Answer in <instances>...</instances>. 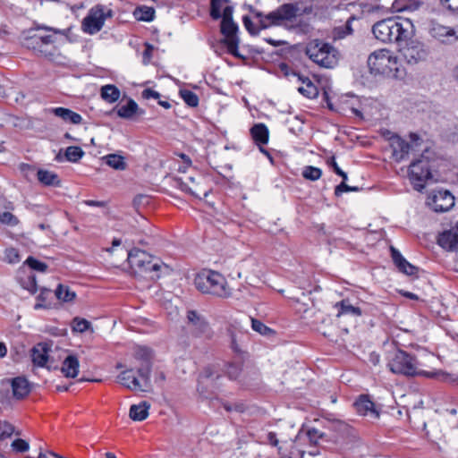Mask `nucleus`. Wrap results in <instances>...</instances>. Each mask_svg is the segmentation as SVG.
<instances>
[{
  "mask_svg": "<svg viewBox=\"0 0 458 458\" xmlns=\"http://www.w3.org/2000/svg\"><path fill=\"white\" fill-rule=\"evenodd\" d=\"M372 33L383 43H396L402 46L403 42L413 38L415 27L409 19L391 17L376 22L372 26Z\"/></svg>",
  "mask_w": 458,
  "mask_h": 458,
  "instance_id": "obj_1",
  "label": "nucleus"
},
{
  "mask_svg": "<svg viewBox=\"0 0 458 458\" xmlns=\"http://www.w3.org/2000/svg\"><path fill=\"white\" fill-rule=\"evenodd\" d=\"M195 287L204 294L226 299L232 294L225 277L213 270L203 269L194 278Z\"/></svg>",
  "mask_w": 458,
  "mask_h": 458,
  "instance_id": "obj_2",
  "label": "nucleus"
},
{
  "mask_svg": "<svg viewBox=\"0 0 458 458\" xmlns=\"http://www.w3.org/2000/svg\"><path fill=\"white\" fill-rule=\"evenodd\" d=\"M434 157L435 153L431 149L425 148L420 157L410 165L409 178L413 188L418 191H421L425 187V182L432 178Z\"/></svg>",
  "mask_w": 458,
  "mask_h": 458,
  "instance_id": "obj_3",
  "label": "nucleus"
},
{
  "mask_svg": "<svg viewBox=\"0 0 458 458\" xmlns=\"http://www.w3.org/2000/svg\"><path fill=\"white\" fill-rule=\"evenodd\" d=\"M305 53L311 61L324 68H333L338 63V51L329 43L319 39L310 40Z\"/></svg>",
  "mask_w": 458,
  "mask_h": 458,
  "instance_id": "obj_4",
  "label": "nucleus"
},
{
  "mask_svg": "<svg viewBox=\"0 0 458 458\" xmlns=\"http://www.w3.org/2000/svg\"><path fill=\"white\" fill-rule=\"evenodd\" d=\"M299 11L300 8L297 4H284L264 15L261 12L250 7V12L259 19L261 30L267 29L270 26L281 25L284 21H293L298 16Z\"/></svg>",
  "mask_w": 458,
  "mask_h": 458,
  "instance_id": "obj_5",
  "label": "nucleus"
},
{
  "mask_svg": "<svg viewBox=\"0 0 458 458\" xmlns=\"http://www.w3.org/2000/svg\"><path fill=\"white\" fill-rule=\"evenodd\" d=\"M388 367L394 374H401L409 377H431L430 373L420 369V363L415 356L402 350H398L394 352L388 362Z\"/></svg>",
  "mask_w": 458,
  "mask_h": 458,
  "instance_id": "obj_6",
  "label": "nucleus"
},
{
  "mask_svg": "<svg viewBox=\"0 0 458 458\" xmlns=\"http://www.w3.org/2000/svg\"><path fill=\"white\" fill-rule=\"evenodd\" d=\"M399 57L409 65H416L424 62L428 55L425 45L418 40L410 39L399 46Z\"/></svg>",
  "mask_w": 458,
  "mask_h": 458,
  "instance_id": "obj_7",
  "label": "nucleus"
},
{
  "mask_svg": "<svg viewBox=\"0 0 458 458\" xmlns=\"http://www.w3.org/2000/svg\"><path fill=\"white\" fill-rule=\"evenodd\" d=\"M186 319L192 337L205 340H210L213 337L214 332L207 318L201 313L195 310H189L186 312Z\"/></svg>",
  "mask_w": 458,
  "mask_h": 458,
  "instance_id": "obj_8",
  "label": "nucleus"
},
{
  "mask_svg": "<svg viewBox=\"0 0 458 458\" xmlns=\"http://www.w3.org/2000/svg\"><path fill=\"white\" fill-rule=\"evenodd\" d=\"M173 273V268L160 258L145 252V281L157 282L167 277Z\"/></svg>",
  "mask_w": 458,
  "mask_h": 458,
  "instance_id": "obj_9",
  "label": "nucleus"
},
{
  "mask_svg": "<svg viewBox=\"0 0 458 458\" xmlns=\"http://www.w3.org/2000/svg\"><path fill=\"white\" fill-rule=\"evenodd\" d=\"M397 63V57L391 55L388 49H379L371 53L368 58V66L372 73H385L392 71Z\"/></svg>",
  "mask_w": 458,
  "mask_h": 458,
  "instance_id": "obj_10",
  "label": "nucleus"
},
{
  "mask_svg": "<svg viewBox=\"0 0 458 458\" xmlns=\"http://www.w3.org/2000/svg\"><path fill=\"white\" fill-rule=\"evenodd\" d=\"M428 31L432 38L445 45L458 41V28L444 25L437 20L429 21Z\"/></svg>",
  "mask_w": 458,
  "mask_h": 458,
  "instance_id": "obj_11",
  "label": "nucleus"
},
{
  "mask_svg": "<svg viewBox=\"0 0 458 458\" xmlns=\"http://www.w3.org/2000/svg\"><path fill=\"white\" fill-rule=\"evenodd\" d=\"M410 140L411 142H407L398 135L391 137L390 144L393 148V156L397 162L403 160L410 151L414 150L420 145V138L416 133H411Z\"/></svg>",
  "mask_w": 458,
  "mask_h": 458,
  "instance_id": "obj_12",
  "label": "nucleus"
},
{
  "mask_svg": "<svg viewBox=\"0 0 458 458\" xmlns=\"http://www.w3.org/2000/svg\"><path fill=\"white\" fill-rule=\"evenodd\" d=\"M238 26L233 20H222L221 32L225 36L222 43L226 46L228 53L233 56H240L238 52L239 38L237 37Z\"/></svg>",
  "mask_w": 458,
  "mask_h": 458,
  "instance_id": "obj_13",
  "label": "nucleus"
},
{
  "mask_svg": "<svg viewBox=\"0 0 458 458\" xmlns=\"http://www.w3.org/2000/svg\"><path fill=\"white\" fill-rule=\"evenodd\" d=\"M427 204L435 212H446L454 206V197L446 190L434 191L428 196Z\"/></svg>",
  "mask_w": 458,
  "mask_h": 458,
  "instance_id": "obj_14",
  "label": "nucleus"
},
{
  "mask_svg": "<svg viewBox=\"0 0 458 458\" xmlns=\"http://www.w3.org/2000/svg\"><path fill=\"white\" fill-rule=\"evenodd\" d=\"M152 379L157 385H161L165 380L163 366L155 359L152 350L145 347V381Z\"/></svg>",
  "mask_w": 458,
  "mask_h": 458,
  "instance_id": "obj_15",
  "label": "nucleus"
},
{
  "mask_svg": "<svg viewBox=\"0 0 458 458\" xmlns=\"http://www.w3.org/2000/svg\"><path fill=\"white\" fill-rule=\"evenodd\" d=\"M106 14L102 6H96L89 10L82 21V29L86 33L95 34L104 26Z\"/></svg>",
  "mask_w": 458,
  "mask_h": 458,
  "instance_id": "obj_16",
  "label": "nucleus"
},
{
  "mask_svg": "<svg viewBox=\"0 0 458 458\" xmlns=\"http://www.w3.org/2000/svg\"><path fill=\"white\" fill-rule=\"evenodd\" d=\"M437 242L446 250L458 251V223L454 227L440 233Z\"/></svg>",
  "mask_w": 458,
  "mask_h": 458,
  "instance_id": "obj_17",
  "label": "nucleus"
},
{
  "mask_svg": "<svg viewBox=\"0 0 458 458\" xmlns=\"http://www.w3.org/2000/svg\"><path fill=\"white\" fill-rule=\"evenodd\" d=\"M220 375L215 371L213 367H206L200 373L198 379V391L201 395H205L206 388L209 386H215L216 379H218Z\"/></svg>",
  "mask_w": 458,
  "mask_h": 458,
  "instance_id": "obj_18",
  "label": "nucleus"
},
{
  "mask_svg": "<svg viewBox=\"0 0 458 458\" xmlns=\"http://www.w3.org/2000/svg\"><path fill=\"white\" fill-rule=\"evenodd\" d=\"M354 406L357 412L362 416H369L372 419H378L379 417V412L375 409L374 403L368 395H360L354 403Z\"/></svg>",
  "mask_w": 458,
  "mask_h": 458,
  "instance_id": "obj_19",
  "label": "nucleus"
},
{
  "mask_svg": "<svg viewBox=\"0 0 458 458\" xmlns=\"http://www.w3.org/2000/svg\"><path fill=\"white\" fill-rule=\"evenodd\" d=\"M391 256L394 265L398 267L400 272L408 276L417 274L419 270L418 267L408 262L399 250L394 247H391Z\"/></svg>",
  "mask_w": 458,
  "mask_h": 458,
  "instance_id": "obj_20",
  "label": "nucleus"
},
{
  "mask_svg": "<svg viewBox=\"0 0 458 458\" xmlns=\"http://www.w3.org/2000/svg\"><path fill=\"white\" fill-rule=\"evenodd\" d=\"M117 382L130 390H140L139 378L133 369H127L120 373L117 377Z\"/></svg>",
  "mask_w": 458,
  "mask_h": 458,
  "instance_id": "obj_21",
  "label": "nucleus"
},
{
  "mask_svg": "<svg viewBox=\"0 0 458 458\" xmlns=\"http://www.w3.org/2000/svg\"><path fill=\"white\" fill-rule=\"evenodd\" d=\"M177 186L183 191L200 199V194L202 193L204 197H207L208 192L207 191H202L199 189V183H195V178L192 176L187 177V181H182L179 179L176 181Z\"/></svg>",
  "mask_w": 458,
  "mask_h": 458,
  "instance_id": "obj_22",
  "label": "nucleus"
},
{
  "mask_svg": "<svg viewBox=\"0 0 458 458\" xmlns=\"http://www.w3.org/2000/svg\"><path fill=\"white\" fill-rule=\"evenodd\" d=\"M31 40L32 47L35 51L46 56L52 55V52L48 49L49 46L53 45L55 42V38L52 35L41 37L34 36Z\"/></svg>",
  "mask_w": 458,
  "mask_h": 458,
  "instance_id": "obj_23",
  "label": "nucleus"
},
{
  "mask_svg": "<svg viewBox=\"0 0 458 458\" xmlns=\"http://www.w3.org/2000/svg\"><path fill=\"white\" fill-rule=\"evenodd\" d=\"M11 386L16 399H22L30 392L29 381L25 377H18L12 379Z\"/></svg>",
  "mask_w": 458,
  "mask_h": 458,
  "instance_id": "obj_24",
  "label": "nucleus"
},
{
  "mask_svg": "<svg viewBox=\"0 0 458 458\" xmlns=\"http://www.w3.org/2000/svg\"><path fill=\"white\" fill-rule=\"evenodd\" d=\"M79 360L74 355H68L63 361L61 371L66 377L74 378L79 373Z\"/></svg>",
  "mask_w": 458,
  "mask_h": 458,
  "instance_id": "obj_25",
  "label": "nucleus"
},
{
  "mask_svg": "<svg viewBox=\"0 0 458 458\" xmlns=\"http://www.w3.org/2000/svg\"><path fill=\"white\" fill-rule=\"evenodd\" d=\"M250 134L257 145H265L268 142L269 131L264 123H256L250 129Z\"/></svg>",
  "mask_w": 458,
  "mask_h": 458,
  "instance_id": "obj_26",
  "label": "nucleus"
},
{
  "mask_svg": "<svg viewBox=\"0 0 458 458\" xmlns=\"http://www.w3.org/2000/svg\"><path fill=\"white\" fill-rule=\"evenodd\" d=\"M52 113L64 122H69L72 124H80L82 121V117L80 114L68 108L55 107L52 110Z\"/></svg>",
  "mask_w": 458,
  "mask_h": 458,
  "instance_id": "obj_27",
  "label": "nucleus"
},
{
  "mask_svg": "<svg viewBox=\"0 0 458 458\" xmlns=\"http://www.w3.org/2000/svg\"><path fill=\"white\" fill-rule=\"evenodd\" d=\"M31 359L34 365L44 367L47 361V347L44 344H38L31 350Z\"/></svg>",
  "mask_w": 458,
  "mask_h": 458,
  "instance_id": "obj_28",
  "label": "nucleus"
},
{
  "mask_svg": "<svg viewBox=\"0 0 458 458\" xmlns=\"http://www.w3.org/2000/svg\"><path fill=\"white\" fill-rule=\"evenodd\" d=\"M335 308L337 310V317H341L343 315H352L354 317H359L361 315V310L358 307H354L351 304L349 300H342L339 302H336Z\"/></svg>",
  "mask_w": 458,
  "mask_h": 458,
  "instance_id": "obj_29",
  "label": "nucleus"
},
{
  "mask_svg": "<svg viewBox=\"0 0 458 458\" xmlns=\"http://www.w3.org/2000/svg\"><path fill=\"white\" fill-rule=\"evenodd\" d=\"M38 180L46 186H58L60 180L55 173L39 169L37 173Z\"/></svg>",
  "mask_w": 458,
  "mask_h": 458,
  "instance_id": "obj_30",
  "label": "nucleus"
},
{
  "mask_svg": "<svg viewBox=\"0 0 458 458\" xmlns=\"http://www.w3.org/2000/svg\"><path fill=\"white\" fill-rule=\"evenodd\" d=\"M355 20L354 16H351L345 22L344 25L339 26L334 29L333 30V38L335 40L343 39L345 37L352 35L353 32V29L352 27V21Z\"/></svg>",
  "mask_w": 458,
  "mask_h": 458,
  "instance_id": "obj_31",
  "label": "nucleus"
},
{
  "mask_svg": "<svg viewBox=\"0 0 458 458\" xmlns=\"http://www.w3.org/2000/svg\"><path fill=\"white\" fill-rule=\"evenodd\" d=\"M299 79L302 81L304 86L300 87L298 91L309 98H315L318 94V88L309 78L303 79L302 77L299 76Z\"/></svg>",
  "mask_w": 458,
  "mask_h": 458,
  "instance_id": "obj_32",
  "label": "nucleus"
},
{
  "mask_svg": "<svg viewBox=\"0 0 458 458\" xmlns=\"http://www.w3.org/2000/svg\"><path fill=\"white\" fill-rule=\"evenodd\" d=\"M101 98L108 103H114L119 99L120 90L114 85H105L101 88Z\"/></svg>",
  "mask_w": 458,
  "mask_h": 458,
  "instance_id": "obj_33",
  "label": "nucleus"
},
{
  "mask_svg": "<svg viewBox=\"0 0 458 458\" xmlns=\"http://www.w3.org/2000/svg\"><path fill=\"white\" fill-rule=\"evenodd\" d=\"M55 297L64 301L69 302L75 299L76 293L72 291L67 285L59 284L55 291Z\"/></svg>",
  "mask_w": 458,
  "mask_h": 458,
  "instance_id": "obj_34",
  "label": "nucleus"
},
{
  "mask_svg": "<svg viewBox=\"0 0 458 458\" xmlns=\"http://www.w3.org/2000/svg\"><path fill=\"white\" fill-rule=\"evenodd\" d=\"M106 164L115 170H124L126 164L122 156L116 154H109L103 157Z\"/></svg>",
  "mask_w": 458,
  "mask_h": 458,
  "instance_id": "obj_35",
  "label": "nucleus"
},
{
  "mask_svg": "<svg viewBox=\"0 0 458 458\" xmlns=\"http://www.w3.org/2000/svg\"><path fill=\"white\" fill-rule=\"evenodd\" d=\"M145 236H148V241H145V245H159L161 238L158 234V229L153 225L149 224L148 226L145 224Z\"/></svg>",
  "mask_w": 458,
  "mask_h": 458,
  "instance_id": "obj_36",
  "label": "nucleus"
},
{
  "mask_svg": "<svg viewBox=\"0 0 458 458\" xmlns=\"http://www.w3.org/2000/svg\"><path fill=\"white\" fill-rule=\"evenodd\" d=\"M138 105L132 99H130L126 105L117 109V114L122 118H131L136 113Z\"/></svg>",
  "mask_w": 458,
  "mask_h": 458,
  "instance_id": "obj_37",
  "label": "nucleus"
},
{
  "mask_svg": "<svg viewBox=\"0 0 458 458\" xmlns=\"http://www.w3.org/2000/svg\"><path fill=\"white\" fill-rule=\"evenodd\" d=\"M84 156V151L78 146H70L65 149L64 157L67 161L77 162Z\"/></svg>",
  "mask_w": 458,
  "mask_h": 458,
  "instance_id": "obj_38",
  "label": "nucleus"
},
{
  "mask_svg": "<svg viewBox=\"0 0 458 458\" xmlns=\"http://www.w3.org/2000/svg\"><path fill=\"white\" fill-rule=\"evenodd\" d=\"M180 96L183 101L191 107H196L199 105V98L191 90L181 89Z\"/></svg>",
  "mask_w": 458,
  "mask_h": 458,
  "instance_id": "obj_39",
  "label": "nucleus"
},
{
  "mask_svg": "<svg viewBox=\"0 0 458 458\" xmlns=\"http://www.w3.org/2000/svg\"><path fill=\"white\" fill-rule=\"evenodd\" d=\"M251 327L254 331L259 333L262 335H271L275 334V331L263 324L260 320L251 318Z\"/></svg>",
  "mask_w": 458,
  "mask_h": 458,
  "instance_id": "obj_40",
  "label": "nucleus"
},
{
  "mask_svg": "<svg viewBox=\"0 0 458 458\" xmlns=\"http://www.w3.org/2000/svg\"><path fill=\"white\" fill-rule=\"evenodd\" d=\"M321 174H322L321 169L312 166V165L305 166L302 171V176L305 179L310 180V181L318 180L321 177Z\"/></svg>",
  "mask_w": 458,
  "mask_h": 458,
  "instance_id": "obj_41",
  "label": "nucleus"
},
{
  "mask_svg": "<svg viewBox=\"0 0 458 458\" xmlns=\"http://www.w3.org/2000/svg\"><path fill=\"white\" fill-rule=\"evenodd\" d=\"M129 417L134 421L143 420V402L139 404H132L129 411Z\"/></svg>",
  "mask_w": 458,
  "mask_h": 458,
  "instance_id": "obj_42",
  "label": "nucleus"
},
{
  "mask_svg": "<svg viewBox=\"0 0 458 458\" xmlns=\"http://www.w3.org/2000/svg\"><path fill=\"white\" fill-rule=\"evenodd\" d=\"M90 327V322L84 318H74L72 322V330L79 333H83Z\"/></svg>",
  "mask_w": 458,
  "mask_h": 458,
  "instance_id": "obj_43",
  "label": "nucleus"
},
{
  "mask_svg": "<svg viewBox=\"0 0 458 458\" xmlns=\"http://www.w3.org/2000/svg\"><path fill=\"white\" fill-rule=\"evenodd\" d=\"M0 222L9 226H15L19 223V219L8 211L0 212Z\"/></svg>",
  "mask_w": 458,
  "mask_h": 458,
  "instance_id": "obj_44",
  "label": "nucleus"
},
{
  "mask_svg": "<svg viewBox=\"0 0 458 458\" xmlns=\"http://www.w3.org/2000/svg\"><path fill=\"white\" fill-rule=\"evenodd\" d=\"M25 264H27L30 268L39 271V272H45L47 269V265L44 262H41L33 257H29Z\"/></svg>",
  "mask_w": 458,
  "mask_h": 458,
  "instance_id": "obj_45",
  "label": "nucleus"
},
{
  "mask_svg": "<svg viewBox=\"0 0 458 458\" xmlns=\"http://www.w3.org/2000/svg\"><path fill=\"white\" fill-rule=\"evenodd\" d=\"M306 434L310 442L313 445H317L319 439H322L326 437L325 433L320 432L315 428H309Z\"/></svg>",
  "mask_w": 458,
  "mask_h": 458,
  "instance_id": "obj_46",
  "label": "nucleus"
},
{
  "mask_svg": "<svg viewBox=\"0 0 458 458\" xmlns=\"http://www.w3.org/2000/svg\"><path fill=\"white\" fill-rule=\"evenodd\" d=\"M360 188L357 186H349L345 183L344 181H343L340 184H338L335 189V194L336 196L342 195L344 192H349V191H359Z\"/></svg>",
  "mask_w": 458,
  "mask_h": 458,
  "instance_id": "obj_47",
  "label": "nucleus"
},
{
  "mask_svg": "<svg viewBox=\"0 0 458 458\" xmlns=\"http://www.w3.org/2000/svg\"><path fill=\"white\" fill-rule=\"evenodd\" d=\"M225 1H215L211 2V10H210V15L214 20H218L222 18L221 14V7L222 4Z\"/></svg>",
  "mask_w": 458,
  "mask_h": 458,
  "instance_id": "obj_48",
  "label": "nucleus"
},
{
  "mask_svg": "<svg viewBox=\"0 0 458 458\" xmlns=\"http://www.w3.org/2000/svg\"><path fill=\"white\" fill-rule=\"evenodd\" d=\"M139 250H131L129 253H128V261L131 265V269L133 270V273L136 275L137 272L136 270L134 269V266H137L139 267H141L143 266V261L141 260H136V257H137V252Z\"/></svg>",
  "mask_w": 458,
  "mask_h": 458,
  "instance_id": "obj_49",
  "label": "nucleus"
},
{
  "mask_svg": "<svg viewBox=\"0 0 458 458\" xmlns=\"http://www.w3.org/2000/svg\"><path fill=\"white\" fill-rule=\"evenodd\" d=\"M5 259L11 263H18L20 261L19 251L14 248H10L5 250Z\"/></svg>",
  "mask_w": 458,
  "mask_h": 458,
  "instance_id": "obj_50",
  "label": "nucleus"
},
{
  "mask_svg": "<svg viewBox=\"0 0 458 458\" xmlns=\"http://www.w3.org/2000/svg\"><path fill=\"white\" fill-rule=\"evenodd\" d=\"M12 447L18 453H24L29 450V444L23 439L18 438L12 443Z\"/></svg>",
  "mask_w": 458,
  "mask_h": 458,
  "instance_id": "obj_51",
  "label": "nucleus"
},
{
  "mask_svg": "<svg viewBox=\"0 0 458 458\" xmlns=\"http://www.w3.org/2000/svg\"><path fill=\"white\" fill-rule=\"evenodd\" d=\"M327 163L333 167L335 173L340 175L344 181L347 180V174L337 165L335 157H332Z\"/></svg>",
  "mask_w": 458,
  "mask_h": 458,
  "instance_id": "obj_52",
  "label": "nucleus"
},
{
  "mask_svg": "<svg viewBox=\"0 0 458 458\" xmlns=\"http://www.w3.org/2000/svg\"><path fill=\"white\" fill-rule=\"evenodd\" d=\"M242 21L244 24V27L246 30L251 34V35H258L259 32V29H256L250 20L248 16H243Z\"/></svg>",
  "mask_w": 458,
  "mask_h": 458,
  "instance_id": "obj_53",
  "label": "nucleus"
},
{
  "mask_svg": "<svg viewBox=\"0 0 458 458\" xmlns=\"http://www.w3.org/2000/svg\"><path fill=\"white\" fill-rule=\"evenodd\" d=\"M240 370L237 365L231 364L228 366L226 373L231 379H236L240 375Z\"/></svg>",
  "mask_w": 458,
  "mask_h": 458,
  "instance_id": "obj_54",
  "label": "nucleus"
},
{
  "mask_svg": "<svg viewBox=\"0 0 458 458\" xmlns=\"http://www.w3.org/2000/svg\"><path fill=\"white\" fill-rule=\"evenodd\" d=\"M439 3L449 10L458 11V0H439Z\"/></svg>",
  "mask_w": 458,
  "mask_h": 458,
  "instance_id": "obj_55",
  "label": "nucleus"
},
{
  "mask_svg": "<svg viewBox=\"0 0 458 458\" xmlns=\"http://www.w3.org/2000/svg\"><path fill=\"white\" fill-rule=\"evenodd\" d=\"M143 196L141 194H138L133 199L132 204L135 208V210L138 212L139 215L142 216L141 214V203H142Z\"/></svg>",
  "mask_w": 458,
  "mask_h": 458,
  "instance_id": "obj_56",
  "label": "nucleus"
},
{
  "mask_svg": "<svg viewBox=\"0 0 458 458\" xmlns=\"http://www.w3.org/2000/svg\"><path fill=\"white\" fill-rule=\"evenodd\" d=\"M155 18V9L153 6L145 5V21H151Z\"/></svg>",
  "mask_w": 458,
  "mask_h": 458,
  "instance_id": "obj_57",
  "label": "nucleus"
},
{
  "mask_svg": "<svg viewBox=\"0 0 458 458\" xmlns=\"http://www.w3.org/2000/svg\"><path fill=\"white\" fill-rule=\"evenodd\" d=\"M50 294H51V291L50 290H48L47 288H43V289H41L40 293L37 297V300L38 301L43 302V303H47V298H48V296Z\"/></svg>",
  "mask_w": 458,
  "mask_h": 458,
  "instance_id": "obj_58",
  "label": "nucleus"
},
{
  "mask_svg": "<svg viewBox=\"0 0 458 458\" xmlns=\"http://www.w3.org/2000/svg\"><path fill=\"white\" fill-rule=\"evenodd\" d=\"M233 6H225L223 10L222 20H233Z\"/></svg>",
  "mask_w": 458,
  "mask_h": 458,
  "instance_id": "obj_59",
  "label": "nucleus"
},
{
  "mask_svg": "<svg viewBox=\"0 0 458 458\" xmlns=\"http://www.w3.org/2000/svg\"><path fill=\"white\" fill-rule=\"evenodd\" d=\"M151 98L155 99H159L160 94L150 89H145V99H148Z\"/></svg>",
  "mask_w": 458,
  "mask_h": 458,
  "instance_id": "obj_60",
  "label": "nucleus"
},
{
  "mask_svg": "<svg viewBox=\"0 0 458 458\" xmlns=\"http://www.w3.org/2000/svg\"><path fill=\"white\" fill-rule=\"evenodd\" d=\"M268 443L274 446L278 445V439L276 437V434L275 432H269L267 437Z\"/></svg>",
  "mask_w": 458,
  "mask_h": 458,
  "instance_id": "obj_61",
  "label": "nucleus"
},
{
  "mask_svg": "<svg viewBox=\"0 0 458 458\" xmlns=\"http://www.w3.org/2000/svg\"><path fill=\"white\" fill-rule=\"evenodd\" d=\"M84 203L86 205L91 206V207L102 208V207L106 206V202H104V201H98V200H91V199L85 200Z\"/></svg>",
  "mask_w": 458,
  "mask_h": 458,
  "instance_id": "obj_62",
  "label": "nucleus"
},
{
  "mask_svg": "<svg viewBox=\"0 0 458 458\" xmlns=\"http://www.w3.org/2000/svg\"><path fill=\"white\" fill-rule=\"evenodd\" d=\"M134 17L138 21H143V6H138L133 12Z\"/></svg>",
  "mask_w": 458,
  "mask_h": 458,
  "instance_id": "obj_63",
  "label": "nucleus"
},
{
  "mask_svg": "<svg viewBox=\"0 0 458 458\" xmlns=\"http://www.w3.org/2000/svg\"><path fill=\"white\" fill-rule=\"evenodd\" d=\"M224 408H225L227 411H233V410H235V411H242V405H239V404H236V405H234V406L233 407L231 404L224 403Z\"/></svg>",
  "mask_w": 458,
  "mask_h": 458,
  "instance_id": "obj_64",
  "label": "nucleus"
}]
</instances>
